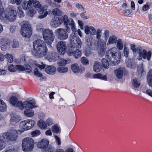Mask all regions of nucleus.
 <instances>
[{
  "instance_id": "nucleus-1",
  "label": "nucleus",
  "mask_w": 152,
  "mask_h": 152,
  "mask_svg": "<svg viewBox=\"0 0 152 152\" xmlns=\"http://www.w3.org/2000/svg\"><path fill=\"white\" fill-rule=\"evenodd\" d=\"M34 50L32 51L33 55L38 57H42L46 54L47 49L45 42L41 39L34 41L33 44Z\"/></svg>"
},
{
  "instance_id": "nucleus-2",
  "label": "nucleus",
  "mask_w": 152,
  "mask_h": 152,
  "mask_svg": "<svg viewBox=\"0 0 152 152\" xmlns=\"http://www.w3.org/2000/svg\"><path fill=\"white\" fill-rule=\"evenodd\" d=\"M23 106V109L24 108L26 109L24 112V115L28 117H31L34 116V111L32 109L38 107L34 99L27 100L24 102Z\"/></svg>"
},
{
  "instance_id": "nucleus-3",
  "label": "nucleus",
  "mask_w": 152,
  "mask_h": 152,
  "mask_svg": "<svg viewBox=\"0 0 152 152\" xmlns=\"http://www.w3.org/2000/svg\"><path fill=\"white\" fill-rule=\"evenodd\" d=\"M117 49L115 47L110 48L107 51L106 54V58L109 61L113 62V65L117 64L118 61L120 58V55L119 54L117 56Z\"/></svg>"
},
{
  "instance_id": "nucleus-4",
  "label": "nucleus",
  "mask_w": 152,
  "mask_h": 152,
  "mask_svg": "<svg viewBox=\"0 0 152 152\" xmlns=\"http://www.w3.org/2000/svg\"><path fill=\"white\" fill-rule=\"evenodd\" d=\"M34 141L30 137H27L23 139L22 142V148L24 152H30L34 148Z\"/></svg>"
},
{
  "instance_id": "nucleus-5",
  "label": "nucleus",
  "mask_w": 152,
  "mask_h": 152,
  "mask_svg": "<svg viewBox=\"0 0 152 152\" xmlns=\"http://www.w3.org/2000/svg\"><path fill=\"white\" fill-rule=\"evenodd\" d=\"M70 42L69 49H80L82 46V42L81 39L78 37H76L75 33L71 34L69 37Z\"/></svg>"
},
{
  "instance_id": "nucleus-6",
  "label": "nucleus",
  "mask_w": 152,
  "mask_h": 152,
  "mask_svg": "<svg viewBox=\"0 0 152 152\" xmlns=\"http://www.w3.org/2000/svg\"><path fill=\"white\" fill-rule=\"evenodd\" d=\"M20 95L18 94L13 95L9 99V102L10 104L15 107H18L20 110L23 109V105L24 102H23L19 100Z\"/></svg>"
},
{
  "instance_id": "nucleus-7",
  "label": "nucleus",
  "mask_w": 152,
  "mask_h": 152,
  "mask_svg": "<svg viewBox=\"0 0 152 152\" xmlns=\"http://www.w3.org/2000/svg\"><path fill=\"white\" fill-rule=\"evenodd\" d=\"M35 124V121L31 119L23 121L20 123V127L21 130H19V131L21 133L25 130L29 129L34 125Z\"/></svg>"
},
{
  "instance_id": "nucleus-8",
  "label": "nucleus",
  "mask_w": 152,
  "mask_h": 152,
  "mask_svg": "<svg viewBox=\"0 0 152 152\" xmlns=\"http://www.w3.org/2000/svg\"><path fill=\"white\" fill-rule=\"evenodd\" d=\"M17 14L16 8L14 7H10L8 11L4 12L2 19L5 18L10 21H14L16 18Z\"/></svg>"
},
{
  "instance_id": "nucleus-9",
  "label": "nucleus",
  "mask_w": 152,
  "mask_h": 152,
  "mask_svg": "<svg viewBox=\"0 0 152 152\" xmlns=\"http://www.w3.org/2000/svg\"><path fill=\"white\" fill-rule=\"evenodd\" d=\"M20 33L23 37L26 38L30 37L32 34L30 25L27 23L23 24L21 27Z\"/></svg>"
},
{
  "instance_id": "nucleus-10",
  "label": "nucleus",
  "mask_w": 152,
  "mask_h": 152,
  "mask_svg": "<svg viewBox=\"0 0 152 152\" xmlns=\"http://www.w3.org/2000/svg\"><path fill=\"white\" fill-rule=\"evenodd\" d=\"M66 29L59 28L56 29L55 34L57 37L58 38L61 40H64L68 38V34Z\"/></svg>"
},
{
  "instance_id": "nucleus-11",
  "label": "nucleus",
  "mask_w": 152,
  "mask_h": 152,
  "mask_svg": "<svg viewBox=\"0 0 152 152\" xmlns=\"http://www.w3.org/2000/svg\"><path fill=\"white\" fill-rule=\"evenodd\" d=\"M17 132L15 130H13L10 132H7L2 134L3 139L5 140H10L11 141H15L17 139Z\"/></svg>"
},
{
  "instance_id": "nucleus-12",
  "label": "nucleus",
  "mask_w": 152,
  "mask_h": 152,
  "mask_svg": "<svg viewBox=\"0 0 152 152\" xmlns=\"http://www.w3.org/2000/svg\"><path fill=\"white\" fill-rule=\"evenodd\" d=\"M50 11H49L48 6L46 5L42 7L39 10L38 13L39 15L38 18L39 19H43L45 18L47 15L50 14Z\"/></svg>"
},
{
  "instance_id": "nucleus-13",
  "label": "nucleus",
  "mask_w": 152,
  "mask_h": 152,
  "mask_svg": "<svg viewBox=\"0 0 152 152\" xmlns=\"http://www.w3.org/2000/svg\"><path fill=\"white\" fill-rule=\"evenodd\" d=\"M57 48L59 53L64 54L65 53L66 48L65 42L62 41L58 42L57 44Z\"/></svg>"
},
{
  "instance_id": "nucleus-14",
  "label": "nucleus",
  "mask_w": 152,
  "mask_h": 152,
  "mask_svg": "<svg viewBox=\"0 0 152 152\" xmlns=\"http://www.w3.org/2000/svg\"><path fill=\"white\" fill-rule=\"evenodd\" d=\"M45 55L46 58L50 62L55 61L58 59V56L55 53H48Z\"/></svg>"
},
{
  "instance_id": "nucleus-15",
  "label": "nucleus",
  "mask_w": 152,
  "mask_h": 152,
  "mask_svg": "<svg viewBox=\"0 0 152 152\" xmlns=\"http://www.w3.org/2000/svg\"><path fill=\"white\" fill-rule=\"evenodd\" d=\"M140 52H141L142 55V58L144 59H147L148 61H149L151 56V51H148V52L146 50L142 48H139V49Z\"/></svg>"
},
{
  "instance_id": "nucleus-16",
  "label": "nucleus",
  "mask_w": 152,
  "mask_h": 152,
  "mask_svg": "<svg viewBox=\"0 0 152 152\" xmlns=\"http://www.w3.org/2000/svg\"><path fill=\"white\" fill-rule=\"evenodd\" d=\"M84 28L85 33L86 34H90L92 35H96L97 31L93 26L86 25L84 26Z\"/></svg>"
},
{
  "instance_id": "nucleus-17",
  "label": "nucleus",
  "mask_w": 152,
  "mask_h": 152,
  "mask_svg": "<svg viewBox=\"0 0 152 152\" xmlns=\"http://www.w3.org/2000/svg\"><path fill=\"white\" fill-rule=\"evenodd\" d=\"M0 42L1 44V50L6 51L7 49L8 46H9L10 41L7 39L2 38L0 39Z\"/></svg>"
},
{
  "instance_id": "nucleus-18",
  "label": "nucleus",
  "mask_w": 152,
  "mask_h": 152,
  "mask_svg": "<svg viewBox=\"0 0 152 152\" xmlns=\"http://www.w3.org/2000/svg\"><path fill=\"white\" fill-rule=\"evenodd\" d=\"M63 22L62 19L54 17L50 22V25L53 27L56 28L59 26Z\"/></svg>"
},
{
  "instance_id": "nucleus-19",
  "label": "nucleus",
  "mask_w": 152,
  "mask_h": 152,
  "mask_svg": "<svg viewBox=\"0 0 152 152\" xmlns=\"http://www.w3.org/2000/svg\"><path fill=\"white\" fill-rule=\"evenodd\" d=\"M49 143V141L47 139H43L38 142L37 147L40 148H44L47 147Z\"/></svg>"
},
{
  "instance_id": "nucleus-20",
  "label": "nucleus",
  "mask_w": 152,
  "mask_h": 152,
  "mask_svg": "<svg viewBox=\"0 0 152 152\" xmlns=\"http://www.w3.org/2000/svg\"><path fill=\"white\" fill-rule=\"evenodd\" d=\"M125 70V68L123 67H120L114 71V75L117 78L121 79L122 77L123 72Z\"/></svg>"
},
{
  "instance_id": "nucleus-21",
  "label": "nucleus",
  "mask_w": 152,
  "mask_h": 152,
  "mask_svg": "<svg viewBox=\"0 0 152 152\" xmlns=\"http://www.w3.org/2000/svg\"><path fill=\"white\" fill-rule=\"evenodd\" d=\"M45 71L47 74L53 75L56 73V68L54 66L48 65L45 68Z\"/></svg>"
},
{
  "instance_id": "nucleus-22",
  "label": "nucleus",
  "mask_w": 152,
  "mask_h": 152,
  "mask_svg": "<svg viewBox=\"0 0 152 152\" xmlns=\"http://www.w3.org/2000/svg\"><path fill=\"white\" fill-rule=\"evenodd\" d=\"M72 50L69 49V51L67 52V54L69 56L74 55L75 58L77 59L79 58L81 56V51L79 49H76L74 51H73Z\"/></svg>"
},
{
  "instance_id": "nucleus-23",
  "label": "nucleus",
  "mask_w": 152,
  "mask_h": 152,
  "mask_svg": "<svg viewBox=\"0 0 152 152\" xmlns=\"http://www.w3.org/2000/svg\"><path fill=\"white\" fill-rule=\"evenodd\" d=\"M49 11L50 12V14H49V15L50 16L55 17L60 15L61 14V10L58 8H55L53 9L51 11V10L49 9Z\"/></svg>"
},
{
  "instance_id": "nucleus-24",
  "label": "nucleus",
  "mask_w": 152,
  "mask_h": 152,
  "mask_svg": "<svg viewBox=\"0 0 152 152\" xmlns=\"http://www.w3.org/2000/svg\"><path fill=\"white\" fill-rule=\"evenodd\" d=\"M33 0H28V1L24 0L22 4V8L24 10H26L29 9L30 6L32 4V2Z\"/></svg>"
},
{
  "instance_id": "nucleus-25",
  "label": "nucleus",
  "mask_w": 152,
  "mask_h": 152,
  "mask_svg": "<svg viewBox=\"0 0 152 152\" xmlns=\"http://www.w3.org/2000/svg\"><path fill=\"white\" fill-rule=\"evenodd\" d=\"M43 38L48 37L54 36L52 31L48 29H44L42 30Z\"/></svg>"
},
{
  "instance_id": "nucleus-26",
  "label": "nucleus",
  "mask_w": 152,
  "mask_h": 152,
  "mask_svg": "<svg viewBox=\"0 0 152 152\" xmlns=\"http://www.w3.org/2000/svg\"><path fill=\"white\" fill-rule=\"evenodd\" d=\"M65 25L66 26V31L69 33L70 32L71 30L70 28L68 27V26H69L71 27L75 24V22L72 19L69 18L68 20V21L66 22V23H64Z\"/></svg>"
},
{
  "instance_id": "nucleus-27",
  "label": "nucleus",
  "mask_w": 152,
  "mask_h": 152,
  "mask_svg": "<svg viewBox=\"0 0 152 152\" xmlns=\"http://www.w3.org/2000/svg\"><path fill=\"white\" fill-rule=\"evenodd\" d=\"M117 41V38L115 35L110 36L109 38L107 45H108L110 44H113L116 43Z\"/></svg>"
},
{
  "instance_id": "nucleus-28",
  "label": "nucleus",
  "mask_w": 152,
  "mask_h": 152,
  "mask_svg": "<svg viewBox=\"0 0 152 152\" xmlns=\"http://www.w3.org/2000/svg\"><path fill=\"white\" fill-rule=\"evenodd\" d=\"M20 118L18 115H13L12 116V117L10 119V122L11 124H14L18 122L20 120Z\"/></svg>"
},
{
  "instance_id": "nucleus-29",
  "label": "nucleus",
  "mask_w": 152,
  "mask_h": 152,
  "mask_svg": "<svg viewBox=\"0 0 152 152\" xmlns=\"http://www.w3.org/2000/svg\"><path fill=\"white\" fill-rule=\"evenodd\" d=\"M147 80L148 85L152 87V70H150L148 73Z\"/></svg>"
},
{
  "instance_id": "nucleus-30",
  "label": "nucleus",
  "mask_w": 152,
  "mask_h": 152,
  "mask_svg": "<svg viewBox=\"0 0 152 152\" xmlns=\"http://www.w3.org/2000/svg\"><path fill=\"white\" fill-rule=\"evenodd\" d=\"M70 60L69 59H67L66 60L64 58H62L58 61L57 64L59 66H64L67 64L70 63Z\"/></svg>"
},
{
  "instance_id": "nucleus-31",
  "label": "nucleus",
  "mask_w": 152,
  "mask_h": 152,
  "mask_svg": "<svg viewBox=\"0 0 152 152\" xmlns=\"http://www.w3.org/2000/svg\"><path fill=\"white\" fill-rule=\"evenodd\" d=\"M71 70L73 72L76 73H78L80 72V68L77 64H72L71 66Z\"/></svg>"
},
{
  "instance_id": "nucleus-32",
  "label": "nucleus",
  "mask_w": 152,
  "mask_h": 152,
  "mask_svg": "<svg viewBox=\"0 0 152 152\" xmlns=\"http://www.w3.org/2000/svg\"><path fill=\"white\" fill-rule=\"evenodd\" d=\"M100 65V63L99 62L97 61L94 62L93 68L94 72H98L100 71L101 69Z\"/></svg>"
},
{
  "instance_id": "nucleus-33",
  "label": "nucleus",
  "mask_w": 152,
  "mask_h": 152,
  "mask_svg": "<svg viewBox=\"0 0 152 152\" xmlns=\"http://www.w3.org/2000/svg\"><path fill=\"white\" fill-rule=\"evenodd\" d=\"M55 38V36L43 38L45 42L48 45H50L53 42Z\"/></svg>"
},
{
  "instance_id": "nucleus-34",
  "label": "nucleus",
  "mask_w": 152,
  "mask_h": 152,
  "mask_svg": "<svg viewBox=\"0 0 152 152\" xmlns=\"http://www.w3.org/2000/svg\"><path fill=\"white\" fill-rule=\"evenodd\" d=\"M116 46L117 48L120 50H121L123 48V44L121 39H119L116 42Z\"/></svg>"
},
{
  "instance_id": "nucleus-35",
  "label": "nucleus",
  "mask_w": 152,
  "mask_h": 152,
  "mask_svg": "<svg viewBox=\"0 0 152 152\" xmlns=\"http://www.w3.org/2000/svg\"><path fill=\"white\" fill-rule=\"evenodd\" d=\"M38 126L42 129H45L47 127L46 123L42 120H40L38 122Z\"/></svg>"
},
{
  "instance_id": "nucleus-36",
  "label": "nucleus",
  "mask_w": 152,
  "mask_h": 152,
  "mask_svg": "<svg viewBox=\"0 0 152 152\" xmlns=\"http://www.w3.org/2000/svg\"><path fill=\"white\" fill-rule=\"evenodd\" d=\"M7 110V105L4 102L0 99V111L4 112Z\"/></svg>"
},
{
  "instance_id": "nucleus-37",
  "label": "nucleus",
  "mask_w": 152,
  "mask_h": 152,
  "mask_svg": "<svg viewBox=\"0 0 152 152\" xmlns=\"http://www.w3.org/2000/svg\"><path fill=\"white\" fill-rule=\"evenodd\" d=\"M3 137L1 134H0V151L3 149L6 146L5 143L4 141Z\"/></svg>"
},
{
  "instance_id": "nucleus-38",
  "label": "nucleus",
  "mask_w": 152,
  "mask_h": 152,
  "mask_svg": "<svg viewBox=\"0 0 152 152\" xmlns=\"http://www.w3.org/2000/svg\"><path fill=\"white\" fill-rule=\"evenodd\" d=\"M132 83L133 86L135 88H138L140 85V81L136 78L133 79Z\"/></svg>"
},
{
  "instance_id": "nucleus-39",
  "label": "nucleus",
  "mask_w": 152,
  "mask_h": 152,
  "mask_svg": "<svg viewBox=\"0 0 152 152\" xmlns=\"http://www.w3.org/2000/svg\"><path fill=\"white\" fill-rule=\"evenodd\" d=\"M143 66V65H141L137 67V72L138 73L139 76H141L142 75H143L145 73Z\"/></svg>"
},
{
  "instance_id": "nucleus-40",
  "label": "nucleus",
  "mask_w": 152,
  "mask_h": 152,
  "mask_svg": "<svg viewBox=\"0 0 152 152\" xmlns=\"http://www.w3.org/2000/svg\"><path fill=\"white\" fill-rule=\"evenodd\" d=\"M57 70L60 73H66L68 71V69L66 66H59L57 68Z\"/></svg>"
},
{
  "instance_id": "nucleus-41",
  "label": "nucleus",
  "mask_w": 152,
  "mask_h": 152,
  "mask_svg": "<svg viewBox=\"0 0 152 152\" xmlns=\"http://www.w3.org/2000/svg\"><path fill=\"white\" fill-rule=\"evenodd\" d=\"M109 60L105 58H102V64L103 66L105 68L107 69L109 67V65L108 61Z\"/></svg>"
},
{
  "instance_id": "nucleus-42",
  "label": "nucleus",
  "mask_w": 152,
  "mask_h": 152,
  "mask_svg": "<svg viewBox=\"0 0 152 152\" xmlns=\"http://www.w3.org/2000/svg\"><path fill=\"white\" fill-rule=\"evenodd\" d=\"M4 10L2 6V2L0 0V19L2 20L4 15Z\"/></svg>"
},
{
  "instance_id": "nucleus-43",
  "label": "nucleus",
  "mask_w": 152,
  "mask_h": 152,
  "mask_svg": "<svg viewBox=\"0 0 152 152\" xmlns=\"http://www.w3.org/2000/svg\"><path fill=\"white\" fill-rule=\"evenodd\" d=\"M33 6L35 8L40 9L41 7V4L40 2L36 0H33L32 2Z\"/></svg>"
},
{
  "instance_id": "nucleus-44",
  "label": "nucleus",
  "mask_w": 152,
  "mask_h": 152,
  "mask_svg": "<svg viewBox=\"0 0 152 152\" xmlns=\"http://www.w3.org/2000/svg\"><path fill=\"white\" fill-rule=\"evenodd\" d=\"M18 15L20 18H22L24 16V14L20 7H18L17 10Z\"/></svg>"
},
{
  "instance_id": "nucleus-45",
  "label": "nucleus",
  "mask_w": 152,
  "mask_h": 152,
  "mask_svg": "<svg viewBox=\"0 0 152 152\" xmlns=\"http://www.w3.org/2000/svg\"><path fill=\"white\" fill-rule=\"evenodd\" d=\"M8 70L11 72H15L17 70V67L13 64H10L8 66Z\"/></svg>"
},
{
  "instance_id": "nucleus-46",
  "label": "nucleus",
  "mask_w": 152,
  "mask_h": 152,
  "mask_svg": "<svg viewBox=\"0 0 152 152\" xmlns=\"http://www.w3.org/2000/svg\"><path fill=\"white\" fill-rule=\"evenodd\" d=\"M81 63L84 65H88L89 64V61L88 59L84 57H82L81 58Z\"/></svg>"
},
{
  "instance_id": "nucleus-47",
  "label": "nucleus",
  "mask_w": 152,
  "mask_h": 152,
  "mask_svg": "<svg viewBox=\"0 0 152 152\" xmlns=\"http://www.w3.org/2000/svg\"><path fill=\"white\" fill-rule=\"evenodd\" d=\"M32 69L31 67L29 65L25 64L24 65V70L27 72H30L32 71Z\"/></svg>"
},
{
  "instance_id": "nucleus-48",
  "label": "nucleus",
  "mask_w": 152,
  "mask_h": 152,
  "mask_svg": "<svg viewBox=\"0 0 152 152\" xmlns=\"http://www.w3.org/2000/svg\"><path fill=\"white\" fill-rule=\"evenodd\" d=\"M33 72L35 75L36 76L41 77L42 76V74L38 70L37 68H35Z\"/></svg>"
},
{
  "instance_id": "nucleus-49",
  "label": "nucleus",
  "mask_w": 152,
  "mask_h": 152,
  "mask_svg": "<svg viewBox=\"0 0 152 152\" xmlns=\"http://www.w3.org/2000/svg\"><path fill=\"white\" fill-rule=\"evenodd\" d=\"M4 57L7 58V61L9 63H11L13 61L12 56L9 53H7L4 56Z\"/></svg>"
},
{
  "instance_id": "nucleus-50",
  "label": "nucleus",
  "mask_w": 152,
  "mask_h": 152,
  "mask_svg": "<svg viewBox=\"0 0 152 152\" xmlns=\"http://www.w3.org/2000/svg\"><path fill=\"white\" fill-rule=\"evenodd\" d=\"M139 48H141L140 47H138L137 48H136L135 45L134 44H132L130 45L131 49L132 50L134 53H136V52L138 53V49Z\"/></svg>"
},
{
  "instance_id": "nucleus-51",
  "label": "nucleus",
  "mask_w": 152,
  "mask_h": 152,
  "mask_svg": "<svg viewBox=\"0 0 152 152\" xmlns=\"http://www.w3.org/2000/svg\"><path fill=\"white\" fill-rule=\"evenodd\" d=\"M124 56L126 58H127L129 56V49L126 46H124Z\"/></svg>"
},
{
  "instance_id": "nucleus-52",
  "label": "nucleus",
  "mask_w": 152,
  "mask_h": 152,
  "mask_svg": "<svg viewBox=\"0 0 152 152\" xmlns=\"http://www.w3.org/2000/svg\"><path fill=\"white\" fill-rule=\"evenodd\" d=\"M12 47L13 48H18L19 46V44L18 41L14 40L12 43Z\"/></svg>"
},
{
  "instance_id": "nucleus-53",
  "label": "nucleus",
  "mask_w": 152,
  "mask_h": 152,
  "mask_svg": "<svg viewBox=\"0 0 152 152\" xmlns=\"http://www.w3.org/2000/svg\"><path fill=\"white\" fill-rule=\"evenodd\" d=\"M40 131L39 130H37L32 132L31 133V134L32 137H34L40 135Z\"/></svg>"
},
{
  "instance_id": "nucleus-54",
  "label": "nucleus",
  "mask_w": 152,
  "mask_h": 152,
  "mask_svg": "<svg viewBox=\"0 0 152 152\" xmlns=\"http://www.w3.org/2000/svg\"><path fill=\"white\" fill-rule=\"evenodd\" d=\"M102 32V30L100 29H98L96 31V38L98 40H100L101 37V33Z\"/></svg>"
},
{
  "instance_id": "nucleus-55",
  "label": "nucleus",
  "mask_w": 152,
  "mask_h": 152,
  "mask_svg": "<svg viewBox=\"0 0 152 152\" xmlns=\"http://www.w3.org/2000/svg\"><path fill=\"white\" fill-rule=\"evenodd\" d=\"M28 13L30 15V16H32L34 14L36 13V11L34 10L33 8H29V9Z\"/></svg>"
},
{
  "instance_id": "nucleus-56",
  "label": "nucleus",
  "mask_w": 152,
  "mask_h": 152,
  "mask_svg": "<svg viewBox=\"0 0 152 152\" xmlns=\"http://www.w3.org/2000/svg\"><path fill=\"white\" fill-rule=\"evenodd\" d=\"M52 131L55 133H58L60 131L59 128L56 126H53L52 127Z\"/></svg>"
},
{
  "instance_id": "nucleus-57",
  "label": "nucleus",
  "mask_w": 152,
  "mask_h": 152,
  "mask_svg": "<svg viewBox=\"0 0 152 152\" xmlns=\"http://www.w3.org/2000/svg\"><path fill=\"white\" fill-rule=\"evenodd\" d=\"M75 6L77 8L81 10L82 11H84L85 9L82 4L77 3L76 4Z\"/></svg>"
},
{
  "instance_id": "nucleus-58",
  "label": "nucleus",
  "mask_w": 152,
  "mask_h": 152,
  "mask_svg": "<svg viewBox=\"0 0 152 152\" xmlns=\"http://www.w3.org/2000/svg\"><path fill=\"white\" fill-rule=\"evenodd\" d=\"M23 0H10L11 3L12 4L16 3L17 5H19L21 3Z\"/></svg>"
},
{
  "instance_id": "nucleus-59",
  "label": "nucleus",
  "mask_w": 152,
  "mask_h": 152,
  "mask_svg": "<svg viewBox=\"0 0 152 152\" xmlns=\"http://www.w3.org/2000/svg\"><path fill=\"white\" fill-rule=\"evenodd\" d=\"M53 151L54 149L52 147L49 146L48 148H45L43 152H53Z\"/></svg>"
},
{
  "instance_id": "nucleus-60",
  "label": "nucleus",
  "mask_w": 152,
  "mask_h": 152,
  "mask_svg": "<svg viewBox=\"0 0 152 152\" xmlns=\"http://www.w3.org/2000/svg\"><path fill=\"white\" fill-rule=\"evenodd\" d=\"M36 66L39 68L40 70L44 69L45 66V64L43 63L42 62L41 63V64H36Z\"/></svg>"
},
{
  "instance_id": "nucleus-61",
  "label": "nucleus",
  "mask_w": 152,
  "mask_h": 152,
  "mask_svg": "<svg viewBox=\"0 0 152 152\" xmlns=\"http://www.w3.org/2000/svg\"><path fill=\"white\" fill-rule=\"evenodd\" d=\"M56 143L58 145H60L61 143L60 138L57 135L54 136Z\"/></svg>"
},
{
  "instance_id": "nucleus-62",
  "label": "nucleus",
  "mask_w": 152,
  "mask_h": 152,
  "mask_svg": "<svg viewBox=\"0 0 152 152\" xmlns=\"http://www.w3.org/2000/svg\"><path fill=\"white\" fill-rule=\"evenodd\" d=\"M53 121L51 118H48L46 120V123L48 126L52 125L53 124Z\"/></svg>"
},
{
  "instance_id": "nucleus-63",
  "label": "nucleus",
  "mask_w": 152,
  "mask_h": 152,
  "mask_svg": "<svg viewBox=\"0 0 152 152\" xmlns=\"http://www.w3.org/2000/svg\"><path fill=\"white\" fill-rule=\"evenodd\" d=\"M42 24H39L37 25L36 26L37 30L38 31H42V30L44 29L42 28Z\"/></svg>"
},
{
  "instance_id": "nucleus-64",
  "label": "nucleus",
  "mask_w": 152,
  "mask_h": 152,
  "mask_svg": "<svg viewBox=\"0 0 152 152\" xmlns=\"http://www.w3.org/2000/svg\"><path fill=\"white\" fill-rule=\"evenodd\" d=\"M16 151L14 147L12 146L9 148L8 149L5 151V152H16Z\"/></svg>"
}]
</instances>
